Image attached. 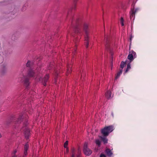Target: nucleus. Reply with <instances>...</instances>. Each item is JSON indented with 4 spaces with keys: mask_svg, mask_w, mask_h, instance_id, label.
I'll return each mask as SVG.
<instances>
[{
    "mask_svg": "<svg viewBox=\"0 0 157 157\" xmlns=\"http://www.w3.org/2000/svg\"><path fill=\"white\" fill-rule=\"evenodd\" d=\"M40 75H38V76H37V77H38H38H40Z\"/></svg>",
    "mask_w": 157,
    "mask_h": 157,
    "instance_id": "473e14b6",
    "label": "nucleus"
},
{
    "mask_svg": "<svg viewBox=\"0 0 157 157\" xmlns=\"http://www.w3.org/2000/svg\"><path fill=\"white\" fill-rule=\"evenodd\" d=\"M130 68H131L130 64V63H129L127 65V69H126V70L125 71V73H126L127 72H128V70Z\"/></svg>",
    "mask_w": 157,
    "mask_h": 157,
    "instance_id": "2eb2a0df",
    "label": "nucleus"
},
{
    "mask_svg": "<svg viewBox=\"0 0 157 157\" xmlns=\"http://www.w3.org/2000/svg\"><path fill=\"white\" fill-rule=\"evenodd\" d=\"M79 30H80L78 28H77L75 29V32H76V33H79Z\"/></svg>",
    "mask_w": 157,
    "mask_h": 157,
    "instance_id": "aec40b11",
    "label": "nucleus"
},
{
    "mask_svg": "<svg viewBox=\"0 0 157 157\" xmlns=\"http://www.w3.org/2000/svg\"><path fill=\"white\" fill-rule=\"evenodd\" d=\"M66 151L67 152H68L69 151V149H68V148L67 147H66Z\"/></svg>",
    "mask_w": 157,
    "mask_h": 157,
    "instance_id": "bb28decb",
    "label": "nucleus"
},
{
    "mask_svg": "<svg viewBox=\"0 0 157 157\" xmlns=\"http://www.w3.org/2000/svg\"><path fill=\"white\" fill-rule=\"evenodd\" d=\"M30 61H28L27 63L26 64V66L27 67H30Z\"/></svg>",
    "mask_w": 157,
    "mask_h": 157,
    "instance_id": "6ab92c4d",
    "label": "nucleus"
},
{
    "mask_svg": "<svg viewBox=\"0 0 157 157\" xmlns=\"http://www.w3.org/2000/svg\"><path fill=\"white\" fill-rule=\"evenodd\" d=\"M17 152V151L16 150H15L13 151V153L14 154V155H15V154Z\"/></svg>",
    "mask_w": 157,
    "mask_h": 157,
    "instance_id": "393cba45",
    "label": "nucleus"
},
{
    "mask_svg": "<svg viewBox=\"0 0 157 157\" xmlns=\"http://www.w3.org/2000/svg\"><path fill=\"white\" fill-rule=\"evenodd\" d=\"M113 127L112 126L105 127L101 130V132L104 136H107L113 130Z\"/></svg>",
    "mask_w": 157,
    "mask_h": 157,
    "instance_id": "f03ea898",
    "label": "nucleus"
},
{
    "mask_svg": "<svg viewBox=\"0 0 157 157\" xmlns=\"http://www.w3.org/2000/svg\"><path fill=\"white\" fill-rule=\"evenodd\" d=\"M88 26L86 24L84 23L83 25V30L85 31L86 33V36L85 37V41H86L85 44L86 45V48H87L88 46V33L87 32V31L86 29L88 28Z\"/></svg>",
    "mask_w": 157,
    "mask_h": 157,
    "instance_id": "7ed1b4c3",
    "label": "nucleus"
},
{
    "mask_svg": "<svg viewBox=\"0 0 157 157\" xmlns=\"http://www.w3.org/2000/svg\"><path fill=\"white\" fill-rule=\"evenodd\" d=\"M29 147V145L28 144H26L24 146V155L23 156V157H26L25 156L27 155V151Z\"/></svg>",
    "mask_w": 157,
    "mask_h": 157,
    "instance_id": "0eeeda50",
    "label": "nucleus"
},
{
    "mask_svg": "<svg viewBox=\"0 0 157 157\" xmlns=\"http://www.w3.org/2000/svg\"><path fill=\"white\" fill-rule=\"evenodd\" d=\"M71 157H75V154H72V155L71 156Z\"/></svg>",
    "mask_w": 157,
    "mask_h": 157,
    "instance_id": "c85d7f7f",
    "label": "nucleus"
},
{
    "mask_svg": "<svg viewBox=\"0 0 157 157\" xmlns=\"http://www.w3.org/2000/svg\"><path fill=\"white\" fill-rule=\"evenodd\" d=\"M51 65H52L51 64H50V66H51Z\"/></svg>",
    "mask_w": 157,
    "mask_h": 157,
    "instance_id": "c9c22d12",
    "label": "nucleus"
},
{
    "mask_svg": "<svg viewBox=\"0 0 157 157\" xmlns=\"http://www.w3.org/2000/svg\"><path fill=\"white\" fill-rule=\"evenodd\" d=\"M138 9H137L134 10L133 9L132 10V13L130 15V18L131 19L133 17L134 19L135 18V14L136 13Z\"/></svg>",
    "mask_w": 157,
    "mask_h": 157,
    "instance_id": "6e6552de",
    "label": "nucleus"
},
{
    "mask_svg": "<svg viewBox=\"0 0 157 157\" xmlns=\"http://www.w3.org/2000/svg\"><path fill=\"white\" fill-rule=\"evenodd\" d=\"M67 68H68V70H68L67 73H69L70 72V71L69 70V68L68 67Z\"/></svg>",
    "mask_w": 157,
    "mask_h": 157,
    "instance_id": "a878e982",
    "label": "nucleus"
},
{
    "mask_svg": "<svg viewBox=\"0 0 157 157\" xmlns=\"http://www.w3.org/2000/svg\"><path fill=\"white\" fill-rule=\"evenodd\" d=\"M80 152L79 151H78V154L77 155L76 157H80Z\"/></svg>",
    "mask_w": 157,
    "mask_h": 157,
    "instance_id": "b1692460",
    "label": "nucleus"
},
{
    "mask_svg": "<svg viewBox=\"0 0 157 157\" xmlns=\"http://www.w3.org/2000/svg\"><path fill=\"white\" fill-rule=\"evenodd\" d=\"M126 64V63L124 62L123 61H122L120 65V67L121 68V69H123V68L124 67L125 64Z\"/></svg>",
    "mask_w": 157,
    "mask_h": 157,
    "instance_id": "4468645a",
    "label": "nucleus"
},
{
    "mask_svg": "<svg viewBox=\"0 0 157 157\" xmlns=\"http://www.w3.org/2000/svg\"><path fill=\"white\" fill-rule=\"evenodd\" d=\"M105 96L108 99H111L112 98L111 92L109 91H108L105 93Z\"/></svg>",
    "mask_w": 157,
    "mask_h": 157,
    "instance_id": "9b49d317",
    "label": "nucleus"
},
{
    "mask_svg": "<svg viewBox=\"0 0 157 157\" xmlns=\"http://www.w3.org/2000/svg\"><path fill=\"white\" fill-rule=\"evenodd\" d=\"M107 136H99V138H100L101 140H102L104 144H105L107 143L108 139H107L106 137Z\"/></svg>",
    "mask_w": 157,
    "mask_h": 157,
    "instance_id": "9d476101",
    "label": "nucleus"
},
{
    "mask_svg": "<svg viewBox=\"0 0 157 157\" xmlns=\"http://www.w3.org/2000/svg\"><path fill=\"white\" fill-rule=\"evenodd\" d=\"M71 152L72 154H75V149L74 148H72L71 149Z\"/></svg>",
    "mask_w": 157,
    "mask_h": 157,
    "instance_id": "412c9836",
    "label": "nucleus"
},
{
    "mask_svg": "<svg viewBox=\"0 0 157 157\" xmlns=\"http://www.w3.org/2000/svg\"><path fill=\"white\" fill-rule=\"evenodd\" d=\"M24 130L25 138L26 139H27L29 138V130L27 127H25Z\"/></svg>",
    "mask_w": 157,
    "mask_h": 157,
    "instance_id": "423d86ee",
    "label": "nucleus"
},
{
    "mask_svg": "<svg viewBox=\"0 0 157 157\" xmlns=\"http://www.w3.org/2000/svg\"><path fill=\"white\" fill-rule=\"evenodd\" d=\"M16 156L15 155H14L12 157H16Z\"/></svg>",
    "mask_w": 157,
    "mask_h": 157,
    "instance_id": "2f4dec72",
    "label": "nucleus"
},
{
    "mask_svg": "<svg viewBox=\"0 0 157 157\" xmlns=\"http://www.w3.org/2000/svg\"><path fill=\"white\" fill-rule=\"evenodd\" d=\"M2 137V135L0 133V138H1Z\"/></svg>",
    "mask_w": 157,
    "mask_h": 157,
    "instance_id": "7c9ffc66",
    "label": "nucleus"
},
{
    "mask_svg": "<svg viewBox=\"0 0 157 157\" xmlns=\"http://www.w3.org/2000/svg\"><path fill=\"white\" fill-rule=\"evenodd\" d=\"M39 78V80H40V81L41 80H42V78Z\"/></svg>",
    "mask_w": 157,
    "mask_h": 157,
    "instance_id": "c756f323",
    "label": "nucleus"
},
{
    "mask_svg": "<svg viewBox=\"0 0 157 157\" xmlns=\"http://www.w3.org/2000/svg\"><path fill=\"white\" fill-rule=\"evenodd\" d=\"M23 118V117H22V115H20V117H19V118H18V121H21V119H22Z\"/></svg>",
    "mask_w": 157,
    "mask_h": 157,
    "instance_id": "4be33fe9",
    "label": "nucleus"
},
{
    "mask_svg": "<svg viewBox=\"0 0 157 157\" xmlns=\"http://www.w3.org/2000/svg\"><path fill=\"white\" fill-rule=\"evenodd\" d=\"M107 39H106V41H107Z\"/></svg>",
    "mask_w": 157,
    "mask_h": 157,
    "instance_id": "f704fd0d",
    "label": "nucleus"
},
{
    "mask_svg": "<svg viewBox=\"0 0 157 157\" xmlns=\"http://www.w3.org/2000/svg\"><path fill=\"white\" fill-rule=\"evenodd\" d=\"M68 141H66L64 144V147L65 148L67 147V146L68 145Z\"/></svg>",
    "mask_w": 157,
    "mask_h": 157,
    "instance_id": "a211bd4d",
    "label": "nucleus"
},
{
    "mask_svg": "<svg viewBox=\"0 0 157 157\" xmlns=\"http://www.w3.org/2000/svg\"><path fill=\"white\" fill-rule=\"evenodd\" d=\"M49 78L48 75H46V76H45L44 79L43 80L42 83L43 85L44 86H46V82H47L48 79Z\"/></svg>",
    "mask_w": 157,
    "mask_h": 157,
    "instance_id": "1a4fd4ad",
    "label": "nucleus"
},
{
    "mask_svg": "<svg viewBox=\"0 0 157 157\" xmlns=\"http://www.w3.org/2000/svg\"><path fill=\"white\" fill-rule=\"evenodd\" d=\"M95 143L98 146H100L101 142L99 140H95Z\"/></svg>",
    "mask_w": 157,
    "mask_h": 157,
    "instance_id": "dca6fc26",
    "label": "nucleus"
},
{
    "mask_svg": "<svg viewBox=\"0 0 157 157\" xmlns=\"http://www.w3.org/2000/svg\"><path fill=\"white\" fill-rule=\"evenodd\" d=\"M136 55V53L134 51H132L130 52L129 55L128 56V59L130 61V63L131 62L133 59V57H135Z\"/></svg>",
    "mask_w": 157,
    "mask_h": 157,
    "instance_id": "39448f33",
    "label": "nucleus"
},
{
    "mask_svg": "<svg viewBox=\"0 0 157 157\" xmlns=\"http://www.w3.org/2000/svg\"><path fill=\"white\" fill-rule=\"evenodd\" d=\"M120 21H121V25L122 26H123L124 25V19H123V17H122L121 18Z\"/></svg>",
    "mask_w": 157,
    "mask_h": 157,
    "instance_id": "f3484780",
    "label": "nucleus"
},
{
    "mask_svg": "<svg viewBox=\"0 0 157 157\" xmlns=\"http://www.w3.org/2000/svg\"><path fill=\"white\" fill-rule=\"evenodd\" d=\"M107 43L106 42V44H105V47H106V48H107Z\"/></svg>",
    "mask_w": 157,
    "mask_h": 157,
    "instance_id": "cd10ccee",
    "label": "nucleus"
},
{
    "mask_svg": "<svg viewBox=\"0 0 157 157\" xmlns=\"http://www.w3.org/2000/svg\"><path fill=\"white\" fill-rule=\"evenodd\" d=\"M88 143H85L83 147V152L86 155H90L92 153V151L88 147Z\"/></svg>",
    "mask_w": 157,
    "mask_h": 157,
    "instance_id": "20e7f679",
    "label": "nucleus"
},
{
    "mask_svg": "<svg viewBox=\"0 0 157 157\" xmlns=\"http://www.w3.org/2000/svg\"><path fill=\"white\" fill-rule=\"evenodd\" d=\"M100 157H106L105 155L103 154H101L100 155Z\"/></svg>",
    "mask_w": 157,
    "mask_h": 157,
    "instance_id": "5701e85b",
    "label": "nucleus"
},
{
    "mask_svg": "<svg viewBox=\"0 0 157 157\" xmlns=\"http://www.w3.org/2000/svg\"><path fill=\"white\" fill-rule=\"evenodd\" d=\"M123 70L122 69L120 70V71L119 72H118L117 74V75L115 78V79H117L119 77L120 75L122 74V72Z\"/></svg>",
    "mask_w": 157,
    "mask_h": 157,
    "instance_id": "ddd939ff",
    "label": "nucleus"
},
{
    "mask_svg": "<svg viewBox=\"0 0 157 157\" xmlns=\"http://www.w3.org/2000/svg\"><path fill=\"white\" fill-rule=\"evenodd\" d=\"M35 75V73L34 71L33 70H29L28 76L23 75L21 78V81L22 82H24L25 85L26 86H28L29 84V77H34Z\"/></svg>",
    "mask_w": 157,
    "mask_h": 157,
    "instance_id": "f257e3e1",
    "label": "nucleus"
},
{
    "mask_svg": "<svg viewBox=\"0 0 157 157\" xmlns=\"http://www.w3.org/2000/svg\"><path fill=\"white\" fill-rule=\"evenodd\" d=\"M105 153L107 155L109 156H110L113 155V153L112 151L109 148H107L106 149Z\"/></svg>",
    "mask_w": 157,
    "mask_h": 157,
    "instance_id": "f8f14e48",
    "label": "nucleus"
},
{
    "mask_svg": "<svg viewBox=\"0 0 157 157\" xmlns=\"http://www.w3.org/2000/svg\"><path fill=\"white\" fill-rule=\"evenodd\" d=\"M131 38H132V36H131V37L130 38V40H131Z\"/></svg>",
    "mask_w": 157,
    "mask_h": 157,
    "instance_id": "72a5a7b5",
    "label": "nucleus"
}]
</instances>
